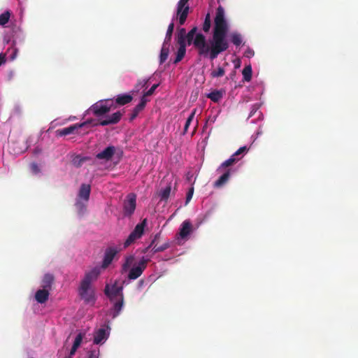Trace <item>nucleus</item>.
Instances as JSON below:
<instances>
[{
    "mask_svg": "<svg viewBox=\"0 0 358 358\" xmlns=\"http://www.w3.org/2000/svg\"><path fill=\"white\" fill-rule=\"evenodd\" d=\"M229 30V24L225 17L224 9L219 6L216 10V15L214 19V27L213 36L206 42L205 36L197 34L194 42V46L197 50L198 54L204 57L209 56L211 60L215 59L217 56L226 51L229 44L227 38Z\"/></svg>",
    "mask_w": 358,
    "mask_h": 358,
    "instance_id": "f257e3e1",
    "label": "nucleus"
},
{
    "mask_svg": "<svg viewBox=\"0 0 358 358\" xmlns=\"http://www.w3.org/2000/svg\"><path fill=\"white\" fill-rule=\"evenodd\" d=\"M78 294L80 298L87 303H94L95 301L94 291L90 284L80 282Z\"/></svg>",
    "mask_w": 358,
    "mask_h": 358,
    "instance_id": "f03ea898",
    "label": "nucleus"
},
{
    "mask_svg": "<svg viewBox=\"0 0 358 358\" xmlns=\"http://www.w3.org/2000/svg\"><path fill=\"white\" fill-rule=\"evenodd\" d=\"M147 223V220L144 219L141 223L138 224L134 229L130 233L128 238L124 243V248H126L134 243L137 239H139L144 232V229Z\"/></svg>",
    "mask_w": 358,
    "mask_h": 358,
    "instance_id": "7ed1b4c3",
    "label": "nucleus"
},
{
    "mask_svg": "<svg viewBox=\"0 0 358 358\" xmlns=\"http://www.w3.org/2000/svg\"><path fill=\"white\" fill-rule=\"evenodd\" d=\"M150 260V259L149 257H143L136 265H134L130 268L128 278L129 280H136L139 278L146 268L147 264Z\"/></svg>",
    "mask_w": 358,
    "mask_h": 358,
    "instance_id": "20e7f679",
    "label": "nucleus"
},
{
    "mask_svg": "<svg viewBox=\"0 0 358 358\" xmlns=\"http://www.w3.org/2000/svg\"><path fill=\"white\" fill-rule=\"evenodd\" d=\"M120 251V249L116 246L108 247L105 250L101 268L103 269L107 268L111 264L115 257Z\"/></svg>",
    "mask_w": 358,
    "mask_h": 358,
    "instance_id": "39448f33",
    "label": "nucleus"
},
{
    "mask_svg": "<svg viewBox=\"0 0 358 358\" xmlns=\"http://www.w3.org/2000/svg\"><path fill=\"white\" fill-rule=\"evenodd\" d=\"M92 122V120H87L80 124H74L68 127L57 130V136H64L71 134H80L78 131L80 129L88 127Z\"/></svg>",
    "mask_w": 358,
    "mask_h": 358,
    "instance_id": "423d86ee",
    "label": "nucleus"
},
{
    "mask_svg": "<svg viewBox=\"0 0 358 358\" xmlns=\"http://www.w3.org/2000/svg\"><path fill=\"white\" fill-rule=\"evenodd\" d=\"M189 0H180L177 4V17L179 24L183 25L189 12Z\"/></svg>",
    "mask_w": 358,
    "mask_h": 358,
    "instance_id": "0eeeda50",
    "label": "nucleus"
},
{
    "mask_svg": "<svg viewBox=\"0 0 358 358\" xmlns=\"http://www.w3.org/2000/svg\"><path fill=\"white\" fill-rule=\"evenodd\" d=\"M110 106L106 101H101L93 104L89 109L95 116L100 117L110 110Z\"/></svg>",
    "mask_w": 358,
    "mask_h": 358,
    "instance_id": "6e6552de",
    "label": "nucleus"
},
{
    "mask_svg": "<svg viewBox=\"0 0 358 358\" xmlns=\"http://www.w3.org/2000/svg\"><path fill=\"white\" fill-rule=\"evenodd\" d=\"M104 293L110 300H113L114 298L117 296L122 298V296H123L122 287L118 286L116 282L111 287L106 285L104 289Z\"/></svg>",
    "mask_w": 358,
    "mask_h": 358,
    "instance_id": "1a4fd4ad",
    "label": "nucleus"
},
{
    "mask_svg": "<svg viewBox=\"0 0 358 358\" xmlns=\"http://www.w3.org/2000/svg\"><path fill=\"white\" fill-rule=\"evenodd\" d=\"M122 116V113L120 111H117L111 115L106 116L103 119H100L99 122L97 124L106 126L117 124L121 120Z\"/></svg>",
    "mask_w": 358,
    "mask_h": 358,
    "instance_id": "9d476101",
    "label": "nucleus"
},
{
    "mask_svg": "<svg viewBox=\"0 0 358 358\" xmlns=\"http://www.w3.org/2000/svg\"><path fill=\"white\" fill-rule=\"evenodd\" d=\"M136 209V195L129 194L127 196V199L124 203V215H131L134 213Z\"/></svg>",
    "mask_w": 358,
    "mask_h": 358,
    "instance_id": "9b49d317",
    "label": "nucleus"
},
{
    "mask_svg": "<svg viewBox=\"0 0 358 358\" xmlns=\"http://www.w3.org/2000/svg\"><path fill=\"white\" fill-rule=\"evenodd\" d=\"M101 267L96 266L88 272H86L81 282L90 284L95 281L101 274Z\"/></svg>",
    "mask_w": 358,
    "mask_h": 358,
    "instance_id": "f8f14e48",
    "label": "nucleus"
},
{
    "mask_svg": "<svg viewBox=\"0 0 358 358\" xmlns=\"http://www.w3.org/2000/svg\"><path fill=\"white\" fill-rule=\"evenodd\" d=\"M115 147L113 145H110L106 148L103 151L96 154V158L108 162L112 159V157L115 155Z\"/></svg>",
    "mask_w": 358,
    "mask_h": 358,
    "instance_id": "ddd939ff",
    "label": "nucleus"
},
{
    "mask_svg": "<svg viewBox=\"0 0 358 358\" xmlns=\"http://www.w3.org/2000/svg\"><path fill=\"white\" fill-rule=\"evenodd\" d=\"M135 91L132 90L131 94H120L117 95L115 98V103L118 106H124L130 103L133 100V95Z\"/></svg>",
    "mask_w": 358,
    "mask_h": 358,
    "instance_id": "4468645a",
    "label": "nucleus"
},
{
    "mask_svg": "<svg viewBox=\"0 0 358 358\" xmlns=\"http://www.w3.org/2000/svg\"><path fill=\"white\" fill-rule=\"evenodd\" d=\"M192 231V225L189 220H185L180 228L179 235L182 238H186Z\"/></svg>",
    "mask_w": 358,
    "mask_h": 358,
    "instance_id": "2eb2a0df",
    "label": "nucleus"
},
{
    "mask_svg": "<svg viewBox=\"0 0 358 358\" xmlns=\"http://www.w3.org/2000/svg\"><path fill=\"white\" fill-rule=\"evenodd\" d=\"M231 169H227L226 171L215 182V187H220L225 185L231 176Z\"/></svg>",
    "mask_w": 358,
    "mask_h": 358,
    "instance_id": "dca6fc26",
    "label": "nucleus"
},
{
    "mask_svg": "<svg viewBox=\"0 0 358 358\" xmlns=\"http://www.w3.org/2000/svg\"><path fill=\"white\" fill-rule=\"evenodd\" d=\"M90 192L91 187L90 185L82 184L79 189L78 196L87 201L90 199Z\"/></svg>",
    "mask_w": 358,
    "mask_h": 358,
    "instance_id": "f3484780",
    "label": "nucleus"
},
{
    "mask_svg": "<svg viewBox=\"0 0 358 358\" xmlns=\"http://www.w3.org/2000/svg\"><path fill=\"white\" fill-rule=\"evenodd\" d=\"M49 294L46 289H38L35 294V299L38 303H43L48 300Z\"/></svg>",
    "mask_w": 358,
    "mask_h": 358,
    "instance_id": "a211bd4d",
    "label": "nucleus"
},
{
    "mask_svg": "<svg viewBox=\"0 0 358 358\" xmlns=\"http://www.w3.org/2000/svg\"><path fill=\"white\" fill-rule=\"evenodd\" d=\"M108 338V334L106 329L101 328L98 329L94 335V343L99 344Z\"/></svg>",
    "mask_w": 358,
    "mask_h": 358,
    "instance_id": "6ab92c4d",
    "label": "nucleus"
},
{
    "mask_svg": "<svg viewBox=\"0 0 358 358\" xmlns=\"http://www.w3.org/2000/svg\"><path fill=\"white\" fill-rule=\"evenodd\" d=\"M124 296H122V298H119L118 300L114 303L113 309L111 310L113 318H115L119 315L120 313L122 310Z\"/></svg>",
    "mask_w": 358,
    "mask_h": 358,
    "instance_id": "aec40b11",
    "label": "nucleus"
},
{
    "mask_svg": "<svg viewBox=\"0 0 358 358\" xmlns=\"http://www.w3.org/2000/svg\"><path fill=\"white\" fill-rule=\"evenodd\" d=\"M224 92L222 90H213L207 94V97L215 103L219 102L223 97Z\"/></svg>",
    "mask_w": 358,
    "mask_h": 358,
    "instance_id": "412c9836",
    "label": "nucleus"
},
{
    "mask_svg": "<svg viewBox=\"0 0 358 358\" xmlns=\"http://www.w3.org/2000/svg\"><path fill=\"white\" fill-rule=\"evenodd\" d=\"M135 262V257L133 255H130L128 256H126L124 258V262H123L122 265V272H126L127 271L132 265H134V263Z\"/></svg>",
    "mask_w": 358,
    "mask_h": 358,
    "instance_id": "4be33fe9",
    "label": "nucleus"
},
{
    "mask_svg": "<svg viewBox=\"0 0 358 358\" xmlns=\"http://www.w3.org/2000/svg\"><path fill=\"white\" fill-rule=\"evenodd\" d=\"M53 281L54 276L52 274L47 273L42 280L41 287L43 289H46L49 291L51 289Z\"/></svg>",
    "mask_w": 358,
    "mask_h": 358,
    "instance_id": "5701e85b",
    "label": "nucleus"
},
{
    "mask_svg": "<svg viewBox=\"0 0 358 358\" xmlns=\"http://www.w3.org/2000/svg\"><path fill=\"white\" fill-rule=\"evenodd\" d=\"M198 28L197 27H194L187 34L186 37V45H190L192 44L194 45V39L196 38V35L197 33Z\"/></svg>",
    "mask_w": 358,
    "mask_h": 358,
    "instance_id": "b1692460",
    "label": "nucleus"
},
{
    "mask_svg": "<svg viewBox=\"0 0 358 358\" xmlns=\"http://www.w3.org/2000/svg\"><path fill=\"white\" fill-rule=\"evenodd\" d=\"M237 159H236V157L234 155H231L228 159L224 161L221 164V165L218 167L217 171L221 172L224 169L228 168L231 166H232L234 163L237 162Z\"/></svg>",
    "mask_w": 358,
    "mask_h": 358,
    "instance_id": "393cba45",
    "label": "nucleus"
},
{
    "mask_svg": "<svg viewBox=\"0 0 358 358\" xmlns=\"http://www.w3.org/2000/svg\"><path fill=\"white\" fill-rule=\"evenodd\" d=\"M171 185H168L165 188L162 189L159 194L160 200L166 202L171 195Z\"/></svg>",
    "mask_w": 358,
    "mask_h": 358,
    "instance_id": "a878e982",
    "label": "nucleus"
},
{
    "mask_svg": "<svg viewBox=\"0 0 358 358\" xmlns=\"http://www.w3.org/2000/svg\"><path fill=\"white\" fill-rule=\"evenodd\" d=\"M179 48L177 51L176 57L174 60V64H177L180 62L185 55L186 53V44H178Z\"/></svg>",
    "mask_w": 358,
    "mask_h": 358,
    "instance_id": "bb28decb",
    "label": "nucleus"
},
{
    "mask_svg": "<svg viewBox=\"0 0 358 358\" xmlns=\"http://www.w3.org/2000/svg\"><path fill=\"white\" fill-rule=\"evenodd\" d=\"M169 53V45L164 44L162 45V48L160 52L159 56V63L163 64L168 58Z\"/></svg>",
    "mask_w": 358,
    "mask_h": 358,
    "instance_id": "cd10ccee",
    "label": "nucleus"
},
{
    "mask_svg": "<svg viewBox=\"0 0 358 358\" xmlns=\"http://www.w3.org/2000/svg\"><path fill=\"white\" fill-rule=\"evenodd\" d=\"M187 34V33H186V29L185 28H181L178 30L176 37L178 44H186Z\"/></svg>",
    "mask_w": 358,
    "mask_h": 358,
    "instance_id": "c85d7f7f",
    "label": "nucleus"
},
{
    "mask_svg": "<svg viewBox=\"0 0 358 358\" xmlns=\"http://www.w3.org/2000/svg\"><path fill=\"white\" fill-rule=\"evenodd\" d=\"M243 76V80L245 81L249 82L252 79V70L250 65L246 66L244 67L242 71Z\"/></svg>",
    "mask_w": 358,
    "mask_h": 358,
    "instance_id": "c756f323",
    "label": "nucleus"
},
{
    "mask_svg": "<svg viewBox=\"0 0 358 358\" xmlns=\"http://www.w3.org/2000/svg\"><path fill=\"white\" fill-rule=\"evenodd\" d=\"M231 41L236 45L239 46L242 43V36L238 32H234L231 34Z\"/></svg>",
    "mask_w": 358,
    "mask_h": 358,
    "instance_id": "7c9ffc66",
    "label": "nucleus"
},
{
    "mask_svg": "<svg viewBox=\"0 0 358 358\" xmlns=\"http://www.w3.org/2000/svg\"><path fill=\"white\" fill-rule=\"evenodd\" d=\"M173 29H174V24H173V22H171L169 24V25L168 27L166 37H165L164 41L163 43L164 44L169 45V43L171 42V36H172Z\"/></svg>",
    "mask_w": 358,
    "mask_h": 358,
    "instance_id": "2f4dec72",
    "label": "nucleus"
},
{
    "mask_svg": "<svg viewBox=\"0 0 358 358\" xmlns=\"http://www.w3.org/2000/svg\"><path fill=\"white\" fill-rule=\"evenodd\" d=\"M210 27H211V18H210V15L208 13L206 14V15L205 17V20H204V22L202 25V30L205 33H208L210 31Z\"/></svg>",
    "mask_w": 358,
    "mask_h": 358,
    "instance_id": "473e14b6",
    "label": "nucleus"
},
{
    "mask_svg": "<svg viewBox=\"0 0 358 358\" xmlns=\"http://www.w3.org/2000/svg\"><path fill=\"white\" fill-rule=\"evenodd\" d=\"M169 247V243L168 242L164 243L161 245H157V242L154 244L153 248L152 249V253H157L159 252H163L166 250Z\"/></svg>",
    "mask_w": 358,
    "mask_h": 358,
    "instance_id": "72a5a7b5",
    "label": "nucleus"
},
{
    "mask_svg": "<svg viewBox=\"0 0 358 358\" xmlns=\"http://www.w3.org/2000/svg\"><path fill=\"white\" fill-rule=\"evenodd\" d=\"M144 110V108L140 106L139 104L136 105L134 109L132 110V112L131 113L130 116V121H133L134 119L136 118V117L138 115V114Z\"/></svg>",
    "mask_w": 358,
    "mask_h": 358,
    "instance_id": "f704fd0d",
    "label": "nucleus"
},
{
    "mask_svg": "<svg viewBox=\"0 0 358 358\" xmlns=\"http://www.w3.org/2000/svg\"><path fill=\"white\" fill-rule=\"evenodd\" d=\"M196 110L194 109L192 111L191 114L187 117V119L186 120V122H185V127H184V131H183V134H185L187 132L191 122H192L193 119L194 118V116H195V114H196Z\"/></svg>",
    "mask_w": 358,
    "mask_h": 358,
    "instance_id": "c9c22d12",
    "label": "nucleus"
},
{
    "mask_svg": "<svg viewBox=\"0 0 358 358\" xmlns=\"http://www.w3.org/2000/svg\"><path fill=\"white\" fill-rule=\"evenodd\" d=\"M87 159V157H82L79 155H77L73 159L72 164L74 166L78 168L80 167Z\"/></svg>",
    "mask_w": 358,
    "mask_h": 358,
    "instance_id": "e433bc0d",
    "label": "nucleus"
},
{
    "mask_svg": "<svg viewBox=\"0 0 358 358\" xmlns=\"http://www.w3.org/2000/svg\"><path fill=\"white\" fill-rule=\"evenodd\" d=\"M10 17V13L8 10L5 11L4 13L0 15V25H5L8 22Z\"/></svg>",
    "mask_w": 358,
    "mask_h": 358,
    "instance_id": "4c0bfd02",
    "label": "nucleus"
},
{
    "mask_svg": "<svg viewBox=\"0 0 358 358\" xmlns=\"http://www.w3.org/2000/svg\"><path fill=\"white\" fill-rule=\"evenodd\" d=\"M224 69L222 67L219 66L217 70H213L210 73V76L213 78H219L224 75Z\"/></svg>",
    "mask_w": 358,
    "mask_h": 358,
    "instance_id": "58836bf2",
    "label": "nucleus"
},
{
    "mask_svg": "<svg viewBox=\"0 0 358 358\" xmlns=\"http://www.w3.org/2000/svg\"><path fill=\"white\" fill-rule=\"evenodd\" d=\"M82 341H83V335L81 333H80L76 336L72 348L77 350L80 347V345L82 343Z\"/></svg>",
    "mask_w": 358,
    "mask_h": 358,
    "instance_id": "ea45409f",
    "label": "nucleus"
},
{
    "mask_svg": "<svg viewBox=\"0 0 358 358\" xmlns=\"http://www.w3.org/2000/svg\"><path fill=\"white\" fill-rule=\"evenodd\" d=\"M148 80H138L137 84L135 86L136 90H134V91L138 92L140 90V88L145 87L148 84Z\"/></svg>",
    "mask_w": 358,
    "mask_h": 358,
    "instance_id": "a19ab883",
    "label": "nucleus"
},
{
    "mask_svg": "<svg viewBox=\"0 0 358 358\" xmlns=\"http://www.w3.org/2000/svg\"><path fill=\"white\" fill-rule=\"evenodd\" d=\"M159 238V234H157L155 235L154 239L152 241V242L150 243V244L146 247L143 250V253H146L148 252V250H150V248H153V245L154 244L156 243V241H157V239Z\"/></svg>",
    "mask_w": 358,
    "mask_h": 358,
    "instance_id": "79ce46f5",
    "label": "nucleus"
},
{
    "mask_svg": "<svg viewBox=\"0 0 358 358\" xmlns=\"http://www.w3.org/2000/svg\"><path fill=\"white\" fill-rule=\"evenodd\" d=\"M193 194H194V187H192L189 189V190L187 193L185 206L187 205L189 203V202L191 201Z\"/></svg>",
    "mask_w": 358,
    "mask_h": 358,
    "instance_id": "37998d69",
    "label": "nucleus"
},
{
    "mask_svg": "<svg viewBox=\"0 0 358 358\" xmlns=\"http://www.w3.org/2000/svg\"><path fill=\"white\" fill-rule=\"evenodd\" d=\"M148 96H145V94L144 93L142 97L141 98L139 105L145 108L146 103L149 101V99L147 98Z\"/></svg>",
    "mask_w": 358,
    "mask_h": 358,
    "instance_id": "c03bdc74",
    "label": "nucleus"
},
{
    "mask_svg": "<svg viewBox=\"0 0 358 358\" xmlns=\"http://www.w3.org/2000/svg\"><path fill=\"white\" fill-rule=\"evenodd\" d=\"M159 84H155L153 85L149 90H148L146 92H145V96H151L155 92V90L158 87Z\"/></svg>",
    "mask_w": 358,
    "mask_h": 358,
    "instance_id": "a18cd8bd",
    "label": "nucleus"
},
{
    "mask_svg": "<svg viewBox=\"0 0 358 358\" xmlns=\"http://www.w3.org/2000/svg\"><path fill=\"white\" fill-rule=\"evenodd\" d=\"M248 149L247 148L246 146H243V147H241L239 149H238V150L234 152L233 154V155H234L235 157L239 155H241L243 153H244L245 152H246Z\"/></svg>",
    "mask_w": 358,
    "mask_h": 358,
    "instance_id": "49530a36",
    "label": "nucleus"
},
{
    "mask_svg": "<svg viewBox=\"0 0 358 358\" xmlns=\"http://www.w3.org/2000/svg\"><path fill=\"white\" fill-rule=\"evenodd\" d=\"M31 169L32 172L35 174H37L40 172V169L36 163H32L31 164Z\"/></svg>",
    "mask_w": 358,
    "mask_h": 358,
    "instance_id": "de8ad7c7",
    "label": "nucleus"
},
{
    "mask_svg": "<svg viewBox=\"0 0 358 358\" xmlns=\"http://www.w3.org/2000/svg\"><path fill=\"white\" fill-rule=\"evenodd\" d=\"M88 358H98V352L96 350L89 351Z\"/></svg>",
    "mask_w": 358,
    "mask_h": 358,
    "instance_id": "09e8293b",
    "label": "nucleus"
},
{
    "mask_svg": "<svg viewBox=\"0 0 358 358\" xmlns=\"http://www.w3.org/2000/svg\"><path fill=\"white\" fill-rule=\"evenodd\" d=\"M6 61V54L4 53H1L0 54V66L2 65L3 64H4Z\"/></svg>",
    "mask_w": 358,
    "mask_h": 358,
    "instance_id": "8fccbe9b",
    "label": "nucleus"
},
{
    "mask_svg": "<svg viewBox=\"0 0 358 358\" xmlns=\"http://www.w3.org/2000/svg\"><path fill=\"white\" fill-rule=\"evenodd\" d=\"M76 350H77L76 349H74V348H71V349L70 350V352H69V355L68 356H66L65 357L73 358V356L75 355Z\"/></svg>",
    "mask_w": 358,
    "mask_h": 358,
    "instance_id": "3c124183",
    "label": "nucleus"
},
{
    "mask_svg": "<svg viewBox=\"0 0 358 358\" xmlns=\"http://www.w3.org/2000/svg\"><path fill=\"white\" fill-rule=\"evenodd\" d=\"M17 50L15 49L13 55H11V59H14L16 57Z\"/></svg>",
    "mask_w": 358,
    "mask_h": 358,
    "instance_id": "603ef678",
    "label": "nucleus"
},
{
    "mask_svg": "<svg viewBox=\"0 0 358 358\" xmlns=\"http://www.w3.org/2000/svg\"><path fill=\"white\" fill-rule=\"evenodd\" d=\"M255 111H256V109H253V110L250 112V117H251V116H252Z\"/></svg>",
    "mask_w": 358,
    "mask_h": 358,
    "instance_id": "864d4df0",
    "label": "nucleus"
},
{
    "mask_svg": "<svg viewBox=\"0 0 358 358\" xmlns=\"http://www.w3.org/2000/svg\"><path fill=\"white\" fill-rule=\"evenodd\" d=\"M64 358H70V357H64Z\"/></svg>",
    "mask_w": 358,
    "mask_h": 358,
    "instance_id": "5fc2aeb1",
    "label": "nucleus"
}]
</instances>
